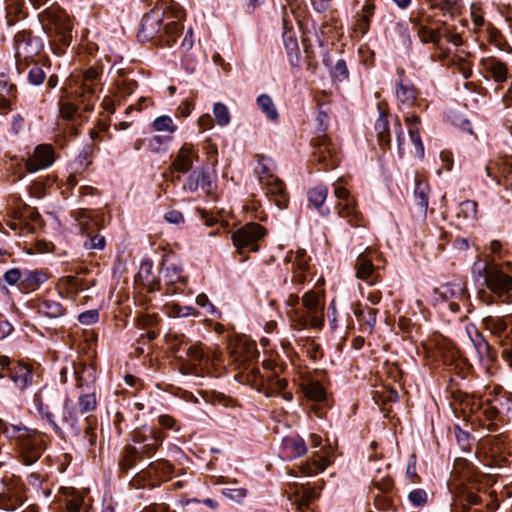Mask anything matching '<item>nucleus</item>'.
<instances>
[{
	"label": "nucleus",
	"instance_id": "2eb2a0df",
	"mask_svg": "<svg viewBox=\"0 0 512 512\" xmlns=\"http://www.w3.org/2000/svg\"><path fill=\"white\" fill-rule=\"evenodd\" d=\"M198 158L197 151L193 145L185 143L177 152L171 167L181 173H187L193 165L194 159Z\"/></svg>",
	"mask_w": 512,
	"mask_h": 512
},
{
	"label": "nucleus",
	"instance_id": "393cba45",
	"mask_svg": "<svg viewBox=\"0 0 512 512\" xmlns=\"http://www.w3.org/2000/svg\"><path fill=\"white\" fill-rule=\"evenodd\" d=\"M48 279L47 274L42 270H27L23 273L21 290L25 292L37 290Z\"/></svg>",
	"mask_w": 512,
	"mask_h": 512
},
{
	"label": "nucleus",
	"instance_id": "8fccbe9b",
	"mask_svg": "<svg viewBox=\"0 0 512 512\" xmlns=\"http://www.w3.org/2000/svg\"><path fill=\"white\" fill-rule=\"evenodd\" d=\"M77 420L76 413L72 407L70 400H66L64 403V409L62 415L58 417V422L62 425H74Z\"/></svg>",
	"mask_w": 512,
	"mask_h": 512
},
{
	"label": "nucleus",
	"instance_id": "4be33fe9",
	"mask_svg": "<svg viewBox=\"0 0 512 512\" xmlns=\"http://www.w3.org/2000/svg\"><path fill=\"white\" fill-rule=\"evenodd\" d=\"M497 169L512 187V157L503 156L495 161H490L485 166L486 175L493 177L494 170Z\"/></svg>",
	"mask_w": 512,
	"mask_h": 512
},
{
	"label": "nucleus",
	"instance_id": "f3484780",
	"mask_svg": "<svg viewBox=\"0 0 512 512\" xmlns=\"http://www.w3.org/2000/svg\"><path fill=\"white\" fill-rule=\"evenodd\" d=\"M9 378L20 390L26 389L33 381L32 366L22 362L15 363L9 368Z\"/></svg>",
	"mask_w": 512,
	"mask_h": 512
},
{
	"label": "nucleus",
	"instance_id": "bb28decb",
	"mask_svg": "<svg viewBox=\"0 0 512 512\" xmlns=\"http://www.w3.org/2000/svg\"><path fill=\"white\" fill-rule=\"evenodd\" d=\"M331 461L328 457V453L319 455L318 452H315L312 458V463L306 462L302 464L299 469L301 474L305 476H310L316 474L318 472L324 471L329 465Z\"/></svg>",
	"mask_w": 512,
	"mask_h": 512
},
{
	"label": "nucleus",
	"instance_id": "e2e57ef3",
	"mask_svg": "<svg viewBox=\"0 0 512 512\" xmlns=\"http://www.w3.org/2000/svg\"><path fill=\"white\" fill-rule=\"evenodd\" d=\"M72 498L67 500L66 502V510L68 512H80L82 504H83V496L76 494L75 491H72Z\"/></svg>",
	"mask_w": 512,
	"mask_h": 512
},
{
	"label": "nucleus",
	"instance_id": "6ab92c4d",
	"mask_svg": "<svg viewBox=\"0 0 512 512\" xmlns=\"http://www.w3.org/2000/svg\"><path fill=\"white\" fill-rule=\"evenodd\" d=\"M466 292V285L462 282L445 283L434 290V294L438 296L437 299L443 301L465 300Z\"/></svg>",
	"mask_w": 512,
	"mask_h": 512
},
{
	"label": "nucleus",
	"instance_id": "1a4fd4ad",
	"mask_svg": "<svg viewBox=\"0 0 512 512\" xmlns=\"http://www.w3.org/2000/svg\"><path fill=\"white\" fill-rule=\"evenodd\" d=\"M165 12L169 18L164 19L166 23L162 28L160 39L170 46L183 29L181 20L184 18V11L178 5H173L168 7Z\"/></svg>",
	"mask_w": 512,
	"mask_h": 512
},
{
	"label": "nucleus",
	"instance_id": "f03ea898",
	"mask_svg": "<svg viewBox=\"0 0 512 512\" xmlns=\"http://www.w3.org/2000/svg\"><path fill=\"white\" fill-rule=\"evenodd\" d=\"M302 309L290 311V319L295 328L319 329L324 324V308L320 304V298L314 291L304 293L301 298Z\"/></svg>",
	"mask_w": 512,
	"mask_h": 512
},
{
	"label": "nucleus",
	"instance_id": "69168bd1",
	"mask_svg": "<svg viewBox=\"0 0 512 512\" xmlns=\"http://www.w3.org/2000/svg\"><path fill=\"white\" fill-rule=\"evenodd\" d=\"M411 503L416 506H423L427 502V494L423 489H415L408 494Z\"/></svg>",
	"mask_w": 512,
	"mask_h": 512
},
{
	"label": "nucleus",
	"instance_id": "338daca9",
	"mask_svg": "<svg viewBox=\"0 0 512 512\" xmlns=\"http://www.w3.org/2000/svg\"><path fill=\"white\" fill-rule=\"evenodd\" d=\"M117 91L121 95H130L133 93L136 83L131 80H121L116 83Z\"/></svg>",
	"mask_w": 512,
	"mask_h": 512
},
{
	"label": "nucleus",
	"instance_id": "c9c22d12",
	"mask_svg": "<svg viewBox=\"0 0 512 512\" xmlns=\"http://www.w3.org/2000/svg\"><path fill=\"white\" fill-rule=\"evenodd\" d=\"M151 127L155 132L167 133L164 136L166 139H170L171 135L176 131L177 127L170 116L162 115L153 120Z\"/></svg>",
	"mask_w": 512,
	"mask_h": 512
},
{
	"label": "nucleus",
	"instance_id": "de8ad7c7",
	"mask_svg": "<svg viewBox=\"0 0 512 512\" xmlns=\"http://www.w3.org/2000/svg\"><path fill=\"white\" fill-rule=\"evenodd\" d=\"M374 9H375L374 4L368 0L363 5L361 20L359 23V29L361 30L362 33L367 32Z\"/></svg>",
	"mask_w": 512,
	"mask_h": 512
},
{
	"label": "nucleus",
	"instance_id": "f8f14e48",
	"mask_svg": "<svg viewBox=\"0 0 512 512\" xmlns=\"http://www.w3.org/2000/svg\"><path fill=\"white\" fill-rule=\"evenodd\" d=\"M285 261L291 264L293 273L292 280L297 284H303L306 281V271L309 268V258L304 249H298L295 252H289Z\"/></svg>",
	"mask_w": 512,
	"mask_h": 512
},
{
	"label": "nucleus",
	"instance_id": "72a5a7b5",
	"mask_svg": "<svg viewBox=\"0 0 512 512\" xmlns=\"http://www.w3.org/2000/svg\"><path fill=\"white\" fill-rule=\"evenodd\" d=\"M255 173L261 185L277 177L272 171V161L265 156H258V164L255 167Z\"/></svg>",
	"mask_w": 512,
	"mask_h": 512
},
{
	"label": "nucleus",
	"instance_id": "aec40b11",
	"mask_svg": "<svg viewBox=\"0 0 512 512\" xmlns=\"http://www.w3.org/2000/svg\"><path fill=\"white\" fill-rule=\"evenodd\" d=\"M52 23L57 35L60 37L61 44L69 46L72 40V19L67 14L60 12L53 17Z\"/></svg>",
	"mask_w": 512,
	"mask_h": 512
},
{
	"label": "nucleus",
	"instance_id": "680f3d73",
	"mask_svg": "<svg viewBox=\"0 0 512 512\" xmlns=\"http://www.w3.org/2000/svg\"><path fill=\"white\" fill-rule=\"evenodd\" d=\"M3 278L7 282V284L15 285V284L19 283V286L21 287V281H22V278H23V273L18 268H12V269L7 270L4 273V277Z\"/></svg>",
	"mask_w": 512,
	"mask_h": 512
},
{
	"label": "nucleus",
	"instance_id": "79ce46f5",
	"mask_svg": "<svg viewBox=\"0 0 512 512\" xmlns=\"http://www.w3.org/2000/svg\"><path fill=\"white\" fill-rule=\"evenodd\" d=\"M376 314L377 310L373 308L363 309L360 305H357L354 308V315L359 321L364 322L369 328L374 327L376 323Z\"/></svg>",
	"mask_w": 512,
	"mask_h": 512
},
{
	"label": "nucleus",
	"instance_id": "6e6d98bb",
	"mask_svg": "<svg viewBox=\"0 0 512 512\" xmlns=\"http://www.w3.org/2000/svg\"><path fill=\"white\" fill-rule=\"evenodd\" d=\"M458 2H459V0H443V1L429 0L430 7L432 9H439L444 14H446V13H451L452 14L453 10H454V8H455V6L457 5Z\"/></svg>",
	"mask_w": 512,
	"mask_h": 512
},
{
	"label": "nucleus",
	"instance_id": "9d476101",
	"mask_svg": "<svg viewBox=\"0 0 512 512\" xmlns=\"http://www.w3.org/2000/svg\"><path fill=\"white\" fill-rule=\"evenodd\" d=\"M55 161V151L50 144H39L33 154L25 162V168L29 173H35L49 168Z\"/></svg>",
	"mask_w": 512,
	"mask_h": 512
},
{
	"label": "nucleus",
	"instance_id": "13d9d810",
	"mask_svg": "<svg viewBox=\"0 0 512 512\" xmlns=\"http://www.w3.org/2000/svg\"><path fill=\"white\" fill-rule=\"evenodd\" d=\"M248 491L245 488H226L222 490V495L234 502H241L247 496Z\"/></svg>",
	"mask_w": 512,
	"mask_h": 512
},
{
	"label": "nucleus",
	"instance_id": "0e129e2a",
	"mask_svg": "<svg viewBox=\"0 0 512 512\" xmlns=\"http://www.w3.org/2000/svg\"><path fill=\"white\" fill-rule=\"evenodd\" d=\"M286 446L291 449L294 456L304 455L307 451L306 445L302 439L288 440Z\"/></svg>",
	"mask_w": 512,
	"mask_h": 512
},
{
	"label": "nucleus",
	"instance_id": "2f4dec72",
	"mask_svg": "<svg viewBox=\"0 0 512 512\" xmlns=\"http://www.w3.org/2000/svg\"><path fill=\"white\" fill-rule=\"evenodd\" d=\"M5 10L7 24L14 25L24 16V0H6Z\"/></svg>",
	"mask_w": 512,
	"mask_h": 512
},
{
	"label": "nucleus",
	"instance_id": "c85d7f7f",
	"mask_svg": "<svg viewBox=\"0 0 512 512\" xmlns=\"http://www.w3.org/2000/svg\"><path fill=\"white\" fill-rule=\"evenodd\" d=\"M429 185L426 181H417L414 189V201L417 206L419 215L426 217L428 208Z\"/></svg>",
	"mask_w": 512,
	"mask_h": 512
},
{
	"label": "nucleus",
	"instance_id": "a18cd8bd",
	"mask_svg": "<svg viewBox=\"0 0 512 512\" xmlns=\"http://www.w3.org/2000/svg\"><path fill=\"white\" fill-rule=\"evenodd\" d=\"M213 114L219 126H226L230 122V112L226 105L217 102L213 106Z\"/></svg>",
	"mask_w": 512,
	"mask_h": 512
},
{
	"label": "nucleus",
	"instance_id": "052dcab7",
	"mask_svg": "<svg viewBox=\"0 0 512 512\" xmlns=\"http://www.w3.org/2000/svg\"><path fill=\"white\" fill-rule=\"evenodd\" d=\"M45 73L39 66H33L28 73L29 82L33 85H40L45 80Z\"/></svg>",
	"mask_w": 512,
	"mask_h": 512
},
{
	"label": "nucleus",
	"instance_id": "a19ab883",
	"mask_svg": "<svg viewBox=\"0 0 512 512\" xmlns=\"http://www.w3.org/2000/svg\"><path fill=\"white\" fill-rule=\"evenodd\" d=\"M487 71L495 82H504L507 78V66L505 63L498 60H490L487 63Z\"/></svg>",
	"mask_w": 512,
	"mask_h": 512
},
{
	"label": "nucleus",
	"instance_id": "4c0bfd02",
	"mask_svg": "<svg viewBox=\"0 0 512 512\" xmlns=\"http://www.w3.org/2000/svg\"><path fill=\"white\" fill-rule=\"evenodd\" d=\"M38 311L49 318H58L64 314L65 310L60 302L47 299L38 304Z\"/></svg>",
	"mask_w": 512,
	"mask_h": 512
},
{
	"label": "nucleus",
	"instance_id": "c756f323",
	"mask_svg": "<svg viewBox=\"0 0 512 512\" xmlns=\"http://www.w3.org/2000/svg\"><path fill=\"white\" fill-rule=\"evenodd\" d=\"M59 285L65 288L68 297L71 298L88 288L83 279L71 275L62 277L59 280Z\"/></svg>",
	"mask_w": 512,
	"mask_h": 512
},
{
	"label": "nucleus",
	"instance_id": "a878e982",
	"mask_svg": "<svg viewBox=\"0 0 512 512\" xmlns=\"http://www.w3.org/2000/svg\"><path fill=\"white\" fill-rule=\"evenodd\" d=\"M21 457L25 465H31L42 455L43 448L37 438H31L21 444Z\"/></svg>",
	"mask_w": 512,
	"mask_h": 512
},
{
	"label": "nucleus",
	"instance_id": "09e8293b",
	"mask_svg": "<svg viewBox=\"0 0 512 512\" xmlns=\"http://www.w3.org/2000/svg\"><path fill=\"white\" fill-rule=\"evenodd\" d=\"M484 324L494 334H501L507 328L505 319L501 317L488 316L484 319Z\"/></svg>",
	"mask_w": 512,
	"mask_h": 512
},
{
	"label": "nucleus",
	"instance_id": "37998d69",
	"mask_svg": "<svg viewBox=\"0 0 512 512\" xmlns=\"http://www.w3.org/2000/svg\"><path fill=\"white\" fill-rule=\"evenodd\" d=\"M327 194L328 190L325 186H317L308 191V200L318 209L324 204Z\"/></svg>",
	"mask_w": 512,
	"mask_h": 512
},
{
	"label": "nucleus",
	"instance_id": "9b49d317",
	"mask_svg": "<svg viewBox=\"0 0 512 512\" xmlns=\"http://www.w3.org/2000/svg\"><path fill=\"white\" fill-rule=\"evenodd\" d=\"M209 356L204 346L200 343L191 344L186 351V359L181 364L183 374L197 373L208 363Z\"/></svg>",
	"mask_w": 512,
	"mask_h": 512
},
{
	"label": "nucleus",
	"instance_id": "473e14b6",
	"mask_svg": "<svg viewBox=\"0 0 512 512\" xmlns=\"http://www.w3.org/2000/svg\"><path fill=\"white\" fill-rule=\"evenodd\" d=\"M396 96L402 106L412 107L417 99V91L414 86L400 82Z\"/></svg>",
	"mask_w": 512,
	"mask_h": 512
},
{
	"label": "nucleus",
	"instance_id": "7ed1b4c3",
	"mask_svg": "<svg viewBox=\"0 0 512 512\" xmlns=\"http://www.w3.org/2000/svg\"><path fill=\"white\" fill-rule=\"evenodd\" d=\"M266 229L259 223L249 222L232 233V241L239 253L244 250L257 252L259 241L266 236Z\"/></svg>",
	"mask_w": 512,
	"mask_h": 512
},
{
	"label": "nucleus",
	"instance_id": "a211bd4d",
	"mask_svg": "<svg viewBox=\"0 0 512 512\" xmlns=\"http://www.w3.org/2000/svg\"><path fill=\"white\" fill-rule=\"evenodd\" d=\"M172 470V464H170L166 460L159 459L154 462H151L147 470H143L140 473H138L137 477L134 478L132 483L134 486L139 487L142 485L141 481L151 477L152 474L155 475L156 477H160L171 473ZM143 485L146 484L143 483Z\"/></svg>",
	"mask_w": 512,
	"mask_h": 512
},
{
	"label": "nucleus",
	"instance_id": "0eeeda50",
	"mask_svg": "<svg viewBox=\"0 0 512 512\" xmlns=\"http://www.w3.org/2000/svg\"><path fill=\"white\" fill-rule=\"evenodd\" d=\"M315 160L323 166V170H331L338 166L339 148L326 134L319 135L316 140V148L313 153Z\"/></svg>",
	"mask_w": 512,
	"mask_h": 512
},
{
	"label": "nucleus",
	"instance_id": "7c9ffc66",
	"mask_svg": "<svg viewBox=\"0 0 512 512\" xmlns=\"http://www.w3.org/2000/svg\"><path fill=\"white\" fill-rule=\"evenodd\" d=\"M356 277L360 280H368L372 277L375 266L372 260L369 259L365 253L360 254L355 263Z\"/></svg>",
	"mask_w": 512,
	"mask_h": 512
},
{
	"label": "nucleus",
	"instance_id": "774afa93",
	"mask_svg": "<svg viewBox=\"0 0 512 512\" xmlns=\"http://www.w3.org/2000/svg\"><path fill=\"white\" fill-rule=\"evenodd\" d=\"M195 301L200 307L204 308L208 314L214 315L216 313V309L213 306V304L209 301L207 295L199 294L196 297Z\"/></svg>",
	"mask_w": 512,
	"mask_h": 512
},
{
	"label": "nucleus",
	"instance_id": "49530a36",
	"mask_svg": "<svg viewBox=\"0 0 512 512\" xmlns=\"http://www.w3.org/2000/svg\"><path fill=\"white\" fill-rule=\"evenodd\" d=\"M372 484L377 490L382 492H388L393 488L392 479L386 474L382 475L381 469L377 470V475L373 477Z\"/></svg>",
	"mask_w": 512,
	"mask_h": 512
},
{
	"label": "nucleus",
	"instance_id": "58836bf2",
	"mask_svg": "<svg viewBox=\"0 0 512 512\" xmlns=\"http://www.w3.org/2000/svg\"><path fill=\"white\" fill-rule=\"evenodd\" d=\"M257 104L267 118H269L272 121L278 119L279 114L277 108L269 95L261 94L260 96H258Z\"/></svg>",
	"mask_w": 512,
	"mask_h": 512
},
{
	"label": "nucleus",
	"instance_id": "5fc2aeb1",
	"mask_svg": "<svg viewBox=\"0 0 512 512\" xmlns=\"http://www.w3.org/2000/svg\"><path fill=\"white\" fill-rule=\"evenodd\" d=\"M87 241L84 243L85 248L87 249H96V250H103L105 247V237L98 234L91 232L90 236H86Z\"/></svg>",
	"mask_w": 512,
	"mask_h": 512
},
{
	"label": "nucleus",
	"instance_id": "20e7f679",
	"mask_svg": "<svg viewBox=\"0 0 512 512\" xmlns=\"http://www.w3.org/2000/svg\"><path fill=\"white\" fill-rule=\"evenodd\" d=\"M483 275L487 289L495 295L503 296L512 290V276L506 273L499 264H486Z\"/></svg>",
	"mask_w": 512,
	"mask_h": 512
},
{
	"label": "nucleus",
	"instance_id": "3c124183",
	"mask_svg": "<svg viewBox=\"0 0 512 512\" xmlns=\"http://www.w3.org/2000/svg\"><path fill=\"white\" fill-rule=\"evenodd\" d=\"M137 454H139V451L135 447H127L125 449L124 456L120 461V469L122 471H128L132 468L136 462Z\"/></svg>",
	"mask_w": 512,
	"mask_h": 512
},
{
	"label": "nucleus",
	"instance_id": "4468645a",
	"mask_svg": "<svg viewBox=\"0 0 512 512\" xmlns=\"http://www.w3.org/2000/svg\"><path fill=\"white\" fill-rule=\"evenodd\" d=\"M265 194L272 197L275 205L280 208H286L288 204V194L285 189V184L278 177L273 178L262 184Z\"/></svg>",
	"mask_w": 512,
	"mask_h": 512
},
{
	"label": "nucleus",
	"instance_id": "f257e3e1",
	"mask_svg": "<svg viewBox=\"0 0 512 512\" xmlns=\"http://www.w3.org/2000/svg\"><path fill=\"white\" fill-rule=\"evenodd\" d=\"M44 476L37 472H32L27 476L26 486L19 478H10L9 482L2 480V489L0 490V508L6 511H13L22 505L27 499L26 490H33L36 494H42L47 497L50 490H41Z\"/></svg>",
	"mask_w": 512,
	"mask_h": 512
},
{
	"label": "nucleus",
	"instance_id": "c03bdc74",
	"mask_svg": "<svg viewBox=\"0 0 512 512\" xmlns=\"http://www.w3.org/2000/svg\"><path fill=\"white\" fill-rule=\"evenodd\" d=\"M78 405L80 413L85 414L95 410L97 406L96 395L94 392L84 393L79 396Z\"/></svg>",
	"mask_w": 512,
	"mask_h": 512
},
{
	"label": "nucleus",
	"instance_id": "603ef678",
	"mask_svg": "<svg viewBox=\"0 0 512 512\" xmlns=\"http://www.w3.org/2000/svg\"><path fill=\"white\" fill-rule=\"evenodd\" d=\"M169 314L174 317H188L197 316V310L192 306H180L178 304H171L169 306Z\"/></svg>",
	"mask_w": 512,
	"mask_h": 512
},
{
	"label": "nucleus",
	"instance_id": "4d7b16f0",
	"mask_svg": "<svg viewBox=\"0 0 512 512\" xmlns=\"http://www.w3.org/2000/svg\"><path fill=\"white\" fill-rule=\"evenodd\" d=\"M79 225L82 234H84L85 236H90L91 232H95L96 230H98L97 222L87 215H82L79 218Z\"/></svg>",
	"mask_w": 512,
	"mask_h": 512
},
{
	"label": "nucleus",
	"instance_id": "bf43d9fd",
	"mask_svg": "<svg viewBox=\"0 0 512 512\" xmlns=\"http://www.w3.org/2000/svg\"><path fill=\"white\" fill-rule=\"evenodd\" d=\"M99 320V312L97 309L87 310L79 314L78 321L83 325H92Z\"/></svg>",
	"mask_w": 512,
	"mask_h": 512
},
{
	"label": "nucleus",
	"instance_id": "412c9836",
	"mask_svg": "<svg viewBox=\"0 0 512 512\" xmlns=\"http://www.w3.org/2000/svg\"><path fill=\"white\" fill-rule=\"evenodd\" d=\"M405 123L408 125V133L414 146L413 154L421 159L424 156V147L418 129L420 118L417 115H411L405 118Z\"/></svg>",
	"mask_w": 512,
	"mask_h": 512
},
{
	"label": "nucleus",
	"instance_id": "dca6fc26",
	"mask_svg": "<svg viewBox=\"0 0 512 512\" xmlns=\"http://www.w3.org/2000/svg\"><path fill=\"white\" fill-rule=\"evenodd\" d=\"M337 213L341 218L347 219L352 227H363L366 225L364 216L357 209L356 201L339 202L336 206Z\"/></svg>",
	"mask_w": 512,
	"mask_h": 512
},
{
	"label": "nucleus",
	"instance_id": "5701e85b",
	"mask_svg": "<svg viewBox=\"0 0 512 512\" xmlns=\"http://www.w3.org/2000/svg\"><path fill=\"white\" fill-rule=\"evenodd\" d=\"M411 24L416 29L417 35L422 43H438L440 40V32L437 29H429L422 17H411Z\"/></svg>",
	"mask_w": 512,
	"mask_h": 512
},
{
	"label": "nucleus",
	"instance_id": "f704fd0d",
	"mask_svg": "<svg viewBox=\"0 0 512 512\" xmlns=\"http://www.w3.org/2000/svg\"><path fill=\"white\" fill-rule=\"evenodd\" d=\"M162 272L167 284H176L186 281L185 276L182 275V268L174 262L166 261L163 265Z\"/></svg>",
	"mask_w": 512,
	"mask_h": 512
},
{
	"label": "nucleus",
	"instance_id": "6e6552de",
	"mask_svg": "<svg viewBox=\"0 0 512 512\" xmlns=\"http://www.w3.org/2000/svg\"><path fill=\"white\" fill-rule=\"evenodd\" d=\"M164 434L160 430L149 427H143L133 435V441L141 445L139 454L150 456L154 454L162 443Z\"/></svg>",
	"mask_w": 512,
	"mask_h": 512
},
{
	"label": "nucleus",
	"instance_id": "423d86ee",
	"mask_svg": "<svg viewBox=\"0 0 512 512\" xmlns=\"http://www.w3.org/2000/svg\"><path fill=\"white\" fill-rule=\"evenodd\" d=\"M165 11L160 7H155L143 16L137 33L140 41H149L155 37L160 39L163 21L169 18Z\"/></svg>",
	"mask_w": 512,
	"mask_h": 512
},
{
	"label": "nucleus",
	"instance_id": "864d4df0",
	"mask_svg": "<svg viewBox=\"0 0 512 512\" xmlns=\"http://www.w3.org/2000/svg\"><path fill=\"white\" fill-rule=\"evenodd\" d=\"M460 212L465 219H475L477 217L478 205L474 200H466L460 204Z\"/></svg>",
	"mask_w": 512,
	"mask_h": 512
},
{
	"label": "nucleus",
	"instance_id": "ea45409f",
	"mask_svg": "<svg viewBox=\"0 0 512 512\" xmlns=\"http://www.w3.org/2000/svg\"><path fill=\"white\" fill-rule=\"evenodd\" d=\"M302 391L305 397L312 401L324 400L326 396L324 387L318 381L303 385Z\"/></svg>",
	"mask_w": 512,
	"mask_h": 512
},
{
	"label": "nucleus",
	"instance_id": "cd10ccee",
	"mask_svg": "<svg viewBox=\"0 0 512 512\" xmlns=\"http://www.w3.org/2000/svg\"><path fill=\"white\" fill-rule=\"evenodd\" d=\"M254 351V344L247 341H238L230 346V354L233 360L240 365L249 361L253 357Z\"/></svg>",
	"mask_w": 512,
	"mask_h": 512
},
{
	"label": "nucleus",
	"instance_id": "39448f33",
	"mask_svg": "<svg viewBox=\"0 0 512 512\" xmlns=\"http://www.w3.org/2000/svg\"><path fill=\"white\" fill-rule=\"evenodd\" d=\"M33 402L40 416L46 419L55 430H58V422L55 420L52 410L59 407L60 398L54 389L47 385L43 386L35 393Z\"/></svg>",
	"mask_w": 512,
	"mask_h": 512
},
{
	"label": "nucleus",
	"instance_id": "e433bc0d",
	"mask_svg": "<svg viewBox=\"0 0 512 512\" xmlns=\"http://www.w3.org/2000/svg\"><path fill=\"white\" fill-rule=\"evenodd\" d=\"M288 382L285 378H277L273 377L269 379V392L267 396H274L277 394H281L282 398L285 401H291L293 398V394L291 392L285 391Z\"/></svg>",
	"mask_w": 512,
	"mask_h": 512
},
{
	"label": "nucleus",
	"instance_id": "ddd939ff",
	"mask_svg": "<svg viewBox=\"0 0 512 512\" xmlns=\"http://www.w3.org/2000/svg\"><path fill=\"white\" fill-rule=\"evenodd\" d=\"M213 182L210 174L204 169H198L192 172L186 179L184 189L189 192H195L201 188L207 195L213 191Z\"/></svg>",
	"mask_w": 512,
	"mask_h": 512
},
{
	"label": "nucleus",
	"instance_id": "b1692460",
	"mask_svg": "<svg viewBox=\"0 0 512 512\" xmlns=\"http://www.w3.org/2000/svg\"><path fill=\"white\" fill-rule=\"evenodd\" d=\"M375 131L377 133L378 143L382 148L390 146V133L387 120V110L378 106V119L375 122Z\"/></svg>",
	"mask_w": 512,
	"mask_h": 512
}]
</instances>
